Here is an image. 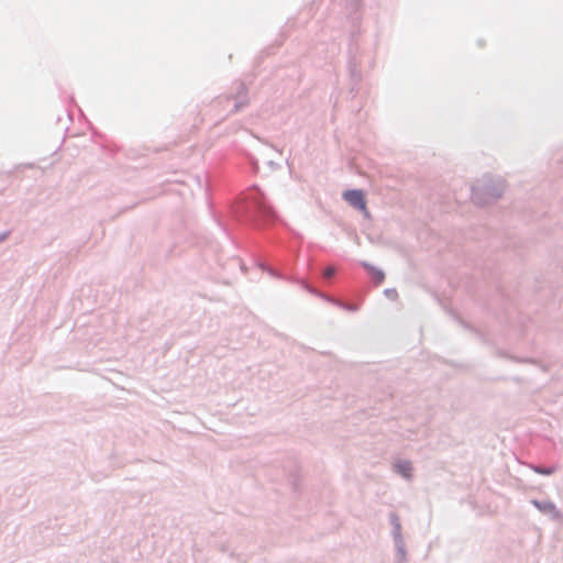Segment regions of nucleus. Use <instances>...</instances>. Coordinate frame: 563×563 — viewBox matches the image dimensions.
Listing matches in <instances>:
<instances>
[{"instance_id":"3","label":"nucleus","mask_w":563,"mask_h":563,"mask_svg":"<svg viewBox=\"0 0 563 563\" xmlns=\"http://www.w3.org/2000/svg\"><path fill=\"white\" fill-rule=\"evenodd\" d=\"M333 274H334V268H333V267H328V268L324 271V276H325V277H328V278H329V277H331V276H333Z\"/></svg>"},{"instance_id":"4","label":"nucleus","mask_w":563,"mask_h":563,"mask_svg":"<svg viewBox=\"0 0 563 563\" xmlns=\"http://www.w3.org/2000/svg\"><path fill=\"white\" fill-rule=\"evenodd\" d=\"M537 472L541 473V474L550 475L553 473V470L552 468H549V470L537 468Z\"/></svg>"},{"instance_id":"1","label":"nucleus","mask_w":563,"mask_h":563,"mask_svg":"<svg viewBox=\"0 0 563 563\" xmlns=\"http://www.w3.org/2000/svg\"><path fill=\"white\" fill-rule=\"evenodd\" d=\"M343 197L352 207L367 214L366 202L361 190H347L343 194Z\"/></svg>"},{"instance_id":"5","label":"nucleus","mask_w":563,"mask_h":563,"mask_svg":"<svg viewBox=\"0 0 563 563\" xmlns=\"http://www.w3.org/2000/svg\"><path fill=\"white\" fill-rule=\"evenodd\" d=\"M378 275H379L378 280L380 282V280L383 279V277H384V276H383V274H382V273H379Z\"/></svg>"},{"instance_id":"2","label":"nucleus","mask_w":563,"mask_h":563,"mask_svg":"<svg viewBox=\"0 0 563 563\" xmlns=\"http://www.w3.org/2000/svg\"><path fill=\"white\" fill-rule=\"evenodd\" d=\"M396 470L405 477L410 476L411 466L408 462H402L396 465Z\"/></svg>"}]
</instances>
